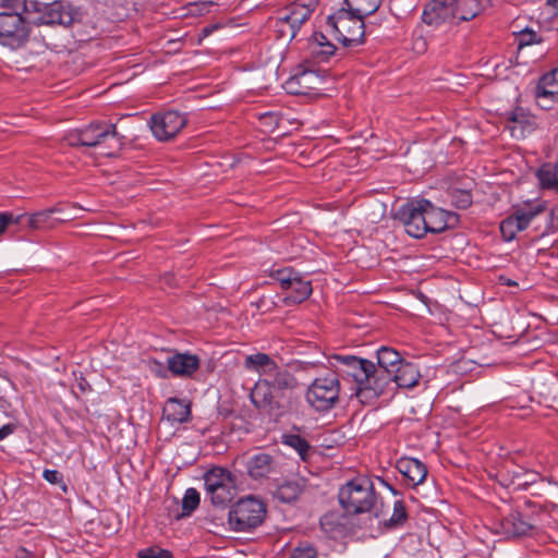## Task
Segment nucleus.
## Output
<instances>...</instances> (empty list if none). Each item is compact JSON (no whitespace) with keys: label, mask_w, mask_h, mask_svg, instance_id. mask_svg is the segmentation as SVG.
<instances>
[{"label":"nucleus","mask_w":558,"mask_h":558,"mask_svg":"<svg viewBox=\"0 0 558 558\" xmlns=\"http://www.w3.org/2000/svg\"><path fill=\"white\" fill-rule=\"evenodd\" d=\"M25 215H13L9 211L0 213V236L9 231L13 226L24 223Z\"/></svg>","instance_id":"a19ab883"},{"label":"nucleus","mask_w":558,"mask_h":558,"mask_svg":"<svg viewBox=\"0 0 558 558\" xmlns=\"http://www.w3.org/2000/svg\"><path fill=\"white\" fill-rule=\"evenodd\" d=\"M308 72H303L301 73L300 75L295 76V77H292L289 82H288V87L290 89L291 93H294V94H298V93H301L299 89H294L293 88V85L295 83L300 84L302 81H305L306 77L308 76Z\"/></svg>","instance_id":"09e8293b"},{"label":"nucleus","mask_w":558,"mask_h":558,"mask_svg":"<svg viewBox=\"0 0 558 558\" xmlns=\"http://www.w3.org/2000/svg\"><path fill=\"white\" fill-rule=\"evenodd\" d=\"M302 493V485L298 481H287L276 490V497L283 502H292Z\"/></svg>","instance_id":"72a5a7b5"},{"label":"nucleus","mask_w":558,"mask_h":558,"mask_svg":"<svg viewBox=\"0 0 558 558\" xmlns=\"http://www.w3.org/2000/svg\"><path fill=\"white\" fill-rule=\"evenodd\" d=\"M265 515L266 505L254 496H247L231 507L228 523L235 532H247L260 525Z\"/></svg>","instance_id":"423d86ee"},{"label":"nucleus","mask_w":558,"mask_h":558,"mask_svg":"<svg viewBox=\"0 0 558 558\" xmlns=\"http://www.w3.org/2000/svg\"><path fill=\"white\" fill-rule=\"evenodd\" d=\"M275 26L281 38H288L289 40L293 39L291 38L292 29H290V26H292V15L290 14L289 5L279 12Z\"/></svg>","instance_id":"f704fd0d"},{"label":"nucleus","mask_w":558,"mask_h":558,"mask_svg":"<svg viewBox=\"0 0 558 558\" xmlns=\"http://www.w3.org/2000/svg\"><path fill=\"white\" fill-rule=\"evenodd\" d=\"M536 174L543 189L558 192V163H545Z\"/></svg>","instance_id":"c756f323"},{"label":"nucleus","mask_w":558,"mask_h":558,"mask_svg":"<svg viewBox=\"0 0 558 558\" xmlns=\"http://www.w3.org/2000/svg\"><path fill=\"white\" fill-rule=\"evenodd\" d=\"M64 141L72 147L96 148L99 155L106 157L117 155L123 145L116 124L108 122H93L83 129L70 131Z\"/></svg>","instance_id":"7ed1b4c3"},{"label":"nucleus","mask_w":558,"mask_h":558,"mask_svg":"<svg viewBox=\"0 0 558 558\" xmlns=\"http://www.w3.org/2000/svg\"><path fill=\"white\" fill-rule=\"evenodd\" d=\"M283 444L293 448L303 460L306 459L311 449L308 441L296 434L284 435Z\"/></svg>","instance_id":"e433bc0d"},{"label":"nucleus","mask_w":558,"mask_h":558,"mask_svg":"<svg viewBox=\"0 0 558 558\" xmlns=\"http://www.w3.org/2000/svg\"><path fill=\"white\" fill-rule=\"evenodd\" d=\"M15 558H38L34 551L26 549L25 547H20L15 551Z\"/></svg>","instance_id":"8fccbe9b"},{"label":"nucleus","mask_w":558,"mask_h":558,"mask_svg":"<svg viewBox=\"0 0 558 558\" xmlns=\"http://www.w3.org/2000/svg\"><path fill=\"white\" fill-rule=\"evenodd\" d=\"M536 97L550 101L558 100V69L545 73L539 78L536 87Z\"/></svg>","instance_id":"a878e982"},{"label":"nucleus","mask_w":558,"mask_h":558,"mask_svg":"<svg viewBox=\"0 0 558 558\" xmlns=\"http://www.w3.org/2000/svg\"><path fill=\"white\" fill-rule=\"evenodd\" d=\"M163 417L172 423H186L191 420V403L179 398H169L162 410Z\"/></svg>","instance_id":"5701e85b"},{"label":"nucleus","mask_w":558,"mask_h":558,"mask_svg":"<svg viewBox=\"0 0 558 558\" xmlns=\"http://www.w3.org/2000/svg\"><path fill=\"white\" fill-rule=\"evenodd\" d=\"M311 52L318 62H325L335 54L336 47L330 41H326L322 46H313Z\"/></svg>","instance_id":"79ce46f5"},{"label":"nucleus","mask_w":558,"mask_h":558,"mask_svg":"<svg viewBox=\"0 0 558 558\" xmlns=\"http://www.w3.org/2000/svg\"><path fill=\"white\" fill-rule=\"evenodd\" d=\"M270 276L287 292L283 299L287 305L300 304L306 301L313 292L312 282L291 267L274 269Z\"/></svg>","instance_id":"6e6552de"},{"label":"nucleus","mask_w":558,"mask_h":558,"mask_svg":"<svg viewBox=\"0 0 558 558\" xmlns=\"http://www.w3.org/2000/svg\"><path fill=\"white\" fill-rule=\"evenodd\" d=\"M318 2L319 0H295L289 4L290 14L292 15L291 38L298 35L301 26L312 16Z\"/></svg>","instance_id":"4be33fe9"},{"label":"nucleus","mask_w":558,"mask_h":558,"mask_svg":"<svg viewBox=\"0 0 558 558\" xmlns=\"http://www.w3.org/2000/svg\"><path fill=\"white\" fill-rule=\"evenodd\" d=\"M490 0H451L453 24L475 19L490 7Z\"/></svg>","instance_id":"dca6fc26"},{"label":"nucleus","mask_w":558,"mask_h":558,"mask_svg":"<svg viewBox=\"0 0 558 558\" xmlns=\"http://www.w3.org/2000/svg\"><path fill=\"white\" fill-rule=\"evenodd\" d=\"M269 377L272 378L270 380L271 385L278 390H293L299 386L295 376L289 369L280 368L278 365Z\"/></svg>","instance_id":"2f4dec72"},{"label":"nucleus","mask_w":558,"mask_h":558,"mask_svg":"<svg viewBox=\"0 0 558 558\" xmlns=\"http://www.w3.org/2000/svg\"><path fill=\"white\" fill-rule=\"evenodd\" d=\"M168 371L177 377H191L199 368V357L191 353H174L167 359Z\"/></svg>","instance_id":"aec40b11"},{"label":"nucleus","mask_w":558,"mask_h":558,"mask_svg":"<svg viewBox=\"0 0 558 558\" xmlns=\"http://www.w3.org/2000/svg\"><path fill=\"white\" fill-rule=\"evenodd\" d=\"M341 507L348 513L372 512L379 518L381 511L377 508L378 497L372 481L367 477H355L347 482L338 493Z\"/></svg>","instance_id":"20e7f679"},{"label":"nucleus","mask_w":558,"mask_h":558,"mask_svg":"<svg viewBox=\"0 0 558 558\" xmlns=\"http://www.w3.org/2000/svg\"><path fill=\"white\" fill-rule=\"evenodd\" d=\"M14 430V426L11 424H5L0 428V440L4 439L9 435H11Z\"/></svg>","instance_id":"603ef678"},{"label":"nucleus","mask_w":558,"mask_h":558,"mask_svg":"<svg viewBox=\"0 0 558 558\" xmlns=\"http://www.w3.org/2000/svg\"><path fill=\"white\" fill-rule=\"evenodd\" d=\"M326 41H329V40L327 39V37H326V35H325V34H323V33H316V34L314 35V41L311 44V48H312L313 46H322V45H323V43H326Z\"/></svg>","instance_id":"3c124183"},{"label":"nucleus","mask_w":558,"mask_h":558,"mask_svg":"<svg viewBox=\"0 0 558 558\" xmlns=\"http://www.w3.org/2000/svg\"><path fill=\"white\" fill-rule=\"evenodd\" d=\"M380 4L381 0H343V8L362 19L375 13Z\"/></svg>","instance_id":"cd10ccee"},{"label":"nucleus","mask_w":558,"mask_h":558,"mask_svg":"<svg viewBox=\"0 0 558 558\" xmlns=\"http://www.w3.org/2000/svg\"><path fill=\"white\" fill-rule=\"evenodd\" d=\"M391 392L385 396H392L397 388H413L421 378L420 369L416 364L403 361L391 374Z\"/></svg>","instance_id":"a211bd4d"},{"label":"nucleus","mask_w":558,"mask_h":558,"mask_svg":"<svg viewBox=\"0 0 558 558\" xmlns=\"http://www.w3.org/2000/svg\"><path fill=\"white\" fill-rule=\"evenodd\" d=\"M538 482H544V478L538 473L520 469L513 472V476L509 485L512 486L513 489L521 490L527 489Z\"/></svg>","instance_id":"7c9ffc66"},{"label":"nucleus","mask_w":558,"mask_h":558,"mask_svg":"<svg viewBox=\"0 0 558 558\" xmlns=\"http://www.w3.org/2000/svg\"><path fill=\"white\" fill-rule=\"evenodd\" d=\"M34 3L35 7L31 5L32 15L34 22L33 25L40 24H61L69 25L72 23V14L60 1H53L51 3H39L36 1H28Z\"/></svg>","instance_id":"f8f14e48"},{"label":"nucleus","mask_w":558,"mask_h":558,"mask_svg":"<svg viewBox=\"0 0 558 558\" xmlns=\"http://www.w3.org/2000/svg\"><path fill=\"white\" fill-rule=\"evenodd\" d=\"M211 504L217 507H225L234 497V481L229 482L221 487L206 493Z\"/></svg>","instance_id":"473e14b6"},{"label":"nucleus","mask_w":558,"mask_h":558,"mask_svg":"<svg viewBox=\"0 0 558 558\" xmlns=\"http://www.w3.org/2000/svg\"><path fill=\"white\" fill-rule=\"evenodd\" d=\"M149 369L160 378L167 377V369L163 364L155 359L148 361Z\"/></svg>","instance_id":"de8ad7c7"},{"label":"nucleus","mask_w":558,"mask_h":558,"mask_svg":"<svg viewBox=\"0 0 558 558\" xmlns=\"http://www.w3.org/2000/svg\"><path fill=\"white\" fill-rule=\"evenodd\" d=\"M326 25L343 47L352 48L364 44L366 28L364 19L343 7L327 17Z\"/></svg>","instance_id":"39448f33"},{"label":"nucleus","mask_w":558,"mask_h":558,"mask_svg":"<svg viewBox=\"0 0 558 558\" xmlns=\"http://www.w3.org/2000/svg\"><path fill=\"white\" fill-rule=\"evenodd\" d=\"M424 199H412L402 205L397 211V219L402 223L405 232L414 238L422 239L426 235Z\"/></svg>","instance_id":"9d476101"},{"label":"nucleus","mask_w":558,"mask_h":558,"mask_svg":"<svg viewBox=\"0 0 558 558\" xmlns=\"http://www.w3.org/2000/svg\"><path fill=\"white\" fill-rule=\"evenodd\" d=\"M396 468L412 487L423 484L427 476L426 465L415 458L402 457L397 460Z\"/></svg>","instance_id":"f3484780"},{"label":"nucleus","mask_w":558,"mask_h":558,"mask_svg":"<svg viewBox=\"0 0 558 558\" xmlns=\"http://www.w3.org/2000/svg\"><path fill=\"white\" fill-rule=\"evenodd\" d=\"M185 114L177 110H168L154 114L149 125L154 136L158 141H169L175 137L186 125Z\"/></svg>","instance_id":"9b49d317"},{"label":"nucleus","mask_w":558,"mask_h":558,"mask_svg":"<svg viewBox=\"0 0 558 558\" xmlns=\"http://www.w3.org/2000/svg\"><path fill=\"white\" fill-rule=\"evenodd\" d=\"M400 353L392 348L381 347L377 350V363L376 371H384L389 377V389L385 392L390 393L392 387V372L403 362Z\"/></svg>","instance_id":"b1692460"},{"label":"nucleus","mask_w":558,"mask_h":558,"mask_svg":"<svg viewBox=\"0 0 558 558\" xmlns=\"http://www.w3.org/2000/svg\"><path fill=\"white\" fill-rule=\"evenodd\" d=\"M214 28H215V27H213V28H210V27H205V28H203V34H204V36L209 35Z\"/></svg>","instance_id":"864d4df0"},{"label":"nucleus","mask_w":558,"mask_h":558,"mask_svg":"<svg viewBox=\"0 0 558 558\" xmlns=\"http://www.w3.org/2000/svg\"><path fill=\"white\" fill-rule=\"evenodd\" d=\"M452 202L458 208L465 209L472 204V196L468 191H456L452 194Z\"/></svg>","instance_id":"49530a36"},{"label":"nucleus","mask_w":558,"mask_h":558,"mask_svg":"<svg viewBox=\"0 0 558 558\" xmlns=\"http://www.w3.org/2000/svg\"><path fill=\"white\" fill-rule=\"evenodd\" d=\"M340 391L336 375L317 378L306 392L307 402L317 411H327L338 401Z\"/></svg>","instance_id":"1a4fd4ad"},{"label":"nucleus","mask_w":558,"mask_h":558,"mask_svg":"<svg viewBox=\"0 0 558 558\" xmlns=\"http://www.w3.org/2000/svg\"><path fill=\"white\" fill-rule=\"evenodd\" d=\"M407 510L402 500H397L393 504L392 514L388 520H384V523L390 527L402 525L407 520Z\"/></svg>","instance_id":"58836bf2"},{"label":"nucleus","mask_w":558,"mask_h":558,"mask_svg":"<svg viewBox=\"0 0 558 558\" xmlns=\"http://www.w3.org/2000/svg\"><path fill=\"white\" fill-rule=\"evenodd\" d=\"M59 211L60 210L57 207H54L47 210L35 213L33 215H25L23 225H27L32 229H41L46 226L51 215L53 213Z\"/></svg>","instance_id":"c9c22d12"},{"label":"nucleus","mask_w":558,"mask_h":558,"mask_svg":"<svg viewBox=\"0 0 558 558\" xmlns=\"http://www.w3.org/2000/svg\"><path fill=\"white\" fill-rule=\"evenodd\" d=\"M272 457L268 453H256L246 461L247 474L252 478H262L267 476L272 470Z\"/></svg>","instance_id":"bb28decb"},{"label":"nucleus","mask_w":558,"mask_h":558,"mask_svg":"<svg viewBox=\"0 0 558 558\" xmlns=\"http://www.w3.org/2000/svg\"><path fill=\"white\" fill-rule=\"evenodd\" d=\"M43 477L52 485H59L63 492H66L68 487L63 481V475L58 470L46 469L43 472Z\"/></svg>","instance_id":"c03bdc74"},{"label":"nucleus","mask_w":558,"mask_h":558,"mask_svg":"<svg viewBox=\"0 0 558 558\" xmlns=\"http://www.w3.org/2000/svg\"><path fill=\"white\" fill-rule=\"evenodd\" d=\"M514 284H515V282H513V281L508 282V286H514Z\"/></svg>","instance_id":"5fc2aeb1"},{"label":"nucleus","mask_w":558,"mask_h":558,"mask_svg":"<svg viewBox=\"0 0 558 558\" xmlns=\"http://www.w3.org/2000/svg\"><path fill=\"white\" fill-rule=\"evenodd\" d=\"M277 363L266 353H255L247 355L244 361V367L248 371L256 372L260 376L269 377L276 369Z\"/></svg>","instance_id":"393cba45"},{"label":"nucleus","mask_w":558,"mask_h":558,"mask_svg":"<svg viewBox=\"0 0 558 558\" xmlns=\"http://www.w3.org/2000/svg\"><path fill=\"white\" fill-rule=\"evenodd\" d=\"M32 7L27 0L0 1V44L12 49L23 46L34 22Z\"/></svg>","instance_id":"f03ea898"},{"label":"nucleus","mask_w":558,"mask_h":558,"mask_svg":"<svg viewBox=\"0 0 558 558\" xmlns=\"http://www.w3.org/2000/svg\"><path fill=\"white\" fill-rule=\"evenodd\" d=\"M422 22L428 26L438 27L442 24H453L451 0H430L422 12Z\"/></svg>","instance_id":"2eb2a0df"},{"label":"nucleus","mask_w":558,"mask_h":558,"mask_svg":"<svg viewBox=\"0 0 558 558\" xmlns=\"http://www.w3.org/2000/svg\"><path fill=\"white\" fill-rule=\"evenodd\" d=\"M425 206V220H426V234L440 233L446 230L450 220L454 217L452 214L434 206L429 201L424 199Z\"/></svg>","instance_id":"412c9836"},{"label":"nucleus","mask_w":558,"mask_h":558,"mask_svg":"<svg viewBox=\"0 0 558 558\" xmlns=\"http://www.w3.org/2000/svg\"><path fill=\"white\" fill-rule=\"evenodd\" d=\"M234 481L232 474L223 468H214L205 473L204 485L206 493Z\"/></svg>","instance_id":"c85d7f7f"},{"label":"nucleus","mask_w":558,"mask_h":558,"mask_svg":"<svg viewBox=\"0 0 558 558\" xmlns=\"http://www.w3.org/2000/svg\"><path fill=\"white\" fill-rule=\"evenodd\" d=\"M137 558H172V554L161 548H145L137 553Z\"/></svg>","instance_id":"a18cd8bd"},{"label":"nucleus","mask_w":558,"mask_h":558,"mask_svg":"<svg viewBox=\"0 0 558 558\" xmlns=\"http://www.w3.org/2000/svg\"><path fill=\"white\" fill-rule=\"evenodd\" d=\"M513 34L519 49L542 43V36L529 27L514 32Z\"/></svg>","instance_id":"4c0bfd02"},{"label":"nucleus","mask_w":558,"mask_h":558,"mask_svg":"<svg viewBox=\"0 0 558 558\" xmlns=\"http://www.w3.org/2000/svg\"><path fill=\"white\" fill-rule=\"evenodd\" d=\"M318 551L314 545L308 542L300 543L291 553L290 558H317Z\"/></svg>","instance_id":"37998d69"},{"label":"nucleus","mask_w":558,"mask_h":558,"mask_svg":"<svg viewBox=\"0 0 558 558\" xmlns=\"http://www.w3.org/2000/svg\"><path fill=\"white\" fill-rule=\"evenodd\" d=\"M199 493L195 488H187L182 499V511L190 515L199 505Z\"/></svg>","instance_id":"ea45409f"},{"label":"nucleus","mask_w":558,"mask_h":558,"mask_svg":"<svg viewBox=\"0 0 558 558\" xmlns=\"http://www.w3.org/2000/svg\"><path fill=\"white\" fill-rule=\"evenodd\" d=\"M537 530L531 518H525L518 510H510L502 514L496 523V532L506 537H521L532 535Z\"/></svg>","instance_id":"ddd939ff"},{"label":"nucleus","mask_w":558,"mask_h":558,"mask_svg":"<svg viewBox=\"0 0 558 558\" xmlns=\"http://www.w3.org/2000/svg\"><path fill=\"white\" fill-rule=\"evenodd\" d=\"M545 209L546 203L543 201H530L514 206L511 215L500 222V232L504 240L512 241L517 233L525 230Z\"/></svg>","instance_id":"0eeeda50"},{"label":"nucleus","mask_w":558,"mask_h":558,"mask_svg":"<svg viewBox=\"0 0 558 558\" xmlns=\"http://www.w3.org/2000/svg\"><path fill=\"white\" fill-rule=\"evenodd\" d=\"M335 366L342 377H350L356 385V397L362 403H368L384 396L389 389V377L384 371H376V365L355 355H335Z\"/></svg>","instance_id":"f257e3e1"},{"label":"nucleus","mask_w":558,"mask_h":558,"mask_svg":"<svg viewBox=\"0 0 558 558\" xmlns=\"http://www.w3.org/2000/svg\"><path fill=\"white\" fill-rule=\"evenodd\" d=\"M274 389L268 378L257 380L251 390V401L263 411L270 412L277 409L278 402L275 400Z\"/></svg>","instance_id":"6ab92c4d"},{"label":"nucleus","mask_w":558,"mask_h":558,"mask_svg":"<svg viewBox=\"0 0 558 558\" xmlns=\"http://www.w3.org/2000/svg\"><path fill=\"white\" fill-rule=\"evenodd\" d=\"M554 2H558V0H553Z\"/></svg>","instance_id":"6e6d98bb"},{"label":"nucleus","mask_w":558,"mask_h":558,"mask_svg":"<svg viewBox=\"0 0 558 558\" xmlns=\"http://www.w3.org/2000/svg\"><path fill=\"white\" fill-rule=\"evenodd\" d=\"M505 130L511 137L523 140L537 126L536 117L522 107H515L504 114Z\"/></svg>","instance_id":"4468645a"}]
</instances>
